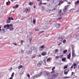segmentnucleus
I'll list each match as a JSON object with an SVG mask.
<instances>
[{
	"instance_id": "f257e3e1",
	"label": "nucleus",
	"mask_w": 79,
	"mask_h": 79,
	"mask_svg": "<svg viewBox=\"0 0 79 79\" xmlns=\"http://www.w3.org/2000/svg\"><path fill=\"white\" fill-rule=\"evenodd\" d=\"M58 75H59V73H57L52 75H51L49 77V79H55V78H56L58 77Z\"/></svg>"
},
{
	"instance_id": "f03ea898",
	"label": "nucleus",
	"mask_w": 79,
	"mask_h": 79,
	"mask_svg": "<svg viewBox=\"0 0 79 79\" xmlns=\"http://www.w3.org/2000/svg\"><path fill=\"white\" fill-rule=\"evenodd\" d=\"M32 48L34 49V47H31L30 48V49L28 50V52H27V53L30 55L32 53Z\"/></svg>"
},
{
	"instance_id": "7ed1b4c3",
	"label": "nucleus",
	"mask_w": 79,
	"mask_h": 79,
	"mask_svg": "<svg viewBox=\"0 0 79 79\" xmlns=\"http://www.w3.org/2000/svg\"><path fill=\"white\" fill-rule=\"evenodd\" d=\"M77 65V64L74 63L71 66L70 68V69H72L73 68H73L74 69H76V67Z\"/></svg>"
},
{
	"instance_id": "20e7f679",
	"label": "nucleus",
	"mask_w": 79,
	"mask_h": 79,
	"mask_svg": "<svg viewBox=\"0 0 79 79\" xmlns=\"http://www.w3.org/2000/svg\"><path fill=\"white\" fill-rule=\"evenodd\" d=\"M31 11V9L29 8H26L25 9V12L26 13H29Z\"/></svg>"
},
{
	"instance_id": "39448f33",
	"label": "nucleus",
	"mask_w": 79,
	"mask_h": 79,
	"mask_svg": "<svg viewBox=\"0 0 79 79\" xmlns=\"http://www.w3.org/2000/svg\"><path fill=\"white\" fill-rule=\"evenodd\" d=\"M62 10L61 9H59L58 11V16H61L62 15Z\"/></svg>"
},
{
	"instance_id": "423d86ee",
	"label": "nucleus",
	"mask_w": 79,
	"mask_h": 79,
	"mask_svg": "<svg viewBox=\"0 0 79 79\" xmlns=\"http://www.w3.org/2000/svg\"><path fill=\"white\" fill-rule=\"evenodd\" d=\"M11 22V17H9L8 18V19L6 20V23L8 24Z\"/></svg>"
},
{
	"instance_id": "0eeeda50",
	"label": "nucleus",
	"mask_w": 79,
	"mask_h": 79,
	"mask_svg": "<svg viewBox=\"0 0 79 79\" xmlns=\"http://www.w3.org/2000/svg\"><path fill=\"white\" fill-rule=\"evenodd\" d=\"M69 71V69H65L64 71V74H65V75H67Z\"/></svg>"
},
{
	"instance_id": "6e6552de",
	"label": "nucleus",
	"mask_w": 79,
	"mask_h": 79,
	"mask_svg": "<svg viewBox=\"0 0 79 79\" xmlns=\"http://www.w3.org/2000/svg\"><path fill=\"white\" fill-rule=\"evenodd\" d=\"M10 31H13V29H14V28H13V26L12 24H10Z\"/></svg>"
},
{
	"instance_id": "1a4fd4ad",
	"label": "nucleus",
	"mask_w": 79,
	"mask_h": 79,
	"mask_svg": "<svg viewBox=\"0 0 79 79\" xmlns=\"http://www.w3.org/2000/svg\"><path fill=\"white\" fill-rule=\"evenodd\" d=\"M71 53H70L67 55V59H68V60H70V59H71Z\"/></svg>"
},
{
	"instance_id": "9d476101",
	"label": "nucleus",
	"mask_w": 79,
	"mask_h": 79,
	"mask_svg": "<svg viewBox=\"0 0 79 79\" xmlns=\"http://www.w3.org/2000/svg\"><path fill=\"white\" fill-rule=\"evenodd\" d=\"M47 55V52L45 51H44L41 53V55L42 56H45Z\"/></svg>"
},
{
	"instance_id": "9b49d317",
	"label": "nucleus",
	"mask_w": 79,
	"mask_h": 79,
	"mask_svg": "<svg viewBox=\"0 0 79 79\" xmlns=\"http://www.w3.org/2000/svg\"><path fill=\"white\" fill-rule=\"evenodd\" d=\"M72 56H74V57H75V56H76V54H75V51H72Z\"/></svg>"
},
{
	"instance_id": "f8f14e48",
	"label": "nucleus",
	"mask_w": 79,
	"mask_h": 79,
	"mask_svg": "<svg viewBox=\"0 0 79 79\" xmlns=\"http://www.w3.org/2000/svg\"><path fill=\"white\" fill-rule=\"evenodd\" d=\"M55 26L57 28H59V27L61 26V24H56Z\"/></svg>"
},
{
	"instance_id": "ddd939ff",
	"label": "nucleus",
	"mask_w": 79,
	"mask_h": 79,
	"mask_svg": "<svg viewBox=\"0 0 79 79\" xmlns=\"http://www.w3.org/2000/svg\"><path fill=\"white\" fill-rule=\"evenodd\" d=\"M42 65V63H40V62H39L37 64V66L38 67H40Z\"/></svg>"
},
{
	"instance_id": "4468645a",
	"label": "nucleus",
	"mask_w": 79,
	"mask_h": 79,
	"mask_svg": "<svg viewBox=\"0 0 79 79\" xmlns=\"http://www.w3.org/2000/svg\"><path fill=\"white\" fill-rule=\"evenodd\" d=\"M75 5L77 6V5H79V0L75 2Z\"/></svg>"
},
{
	"instance_id": "2eb2a0df",
	"label": "nucleus",
	"mask_w": 79,
	"mask_h": 79,
	"mask_svg": "<svg viewBox=\"0 0 79 79\" xmlns=\"http://www.w3.org/2000/svg\"><path fill=\"white\" fill-rule=\"evenodd\" d=\"M27 41H29V42H30V43H31V41L32 40V38H31V39H30L27 37Z\"/></svg>"
},
{
	"instance_id": "dca6fc26",
	"label": "nucleus",
	"mask_w": 79,
	"mask_h": 79,
	"mask_svg": "<svg viewBox=\"0 0 79 79\" xmlns=\"http://www.w3.org/2000/svg\"><path fill=\"white\" fill-rule=\"evenodd\" d=\"M43 63L44 65H46V60L44 59L43 61Z\"/></svg>"
},
{
	"instance_id": "f3484780",
	"label": "nucleus",
	"mask_w": 79,
	"mask_h": 79,
	"mask_svg": "<svg viewBox=\"0 0 79 79\" xmlns=\"http://www.w3.org/2000/svg\"><path fill=\"white\" fill-rule=\"evenodd\" d=\"M63 3V1L60 0L59 1V3L58 4V6H59V5H60L61 4H62Z\"/></svg>"
},
{
	"instance_id": "a211bd4d",
	"label": "nucleus",
	"mask_w": 79,
	"mask_h": 79,
	"mask_svg": "<svg viewBox=\"0 0 79 79\" xmlns=\"http://www.w3.org/2000/svg\"><path fill=\"white\" fill-rule=\"evenodd\" d=\"M68 6H65L64 8V11H66V10H67V9H68Z\"/></svg>"
},
{
	"instance_id": "6ab92c4d",
	"label": "nucleus",
	"mask_w": 79,
	"mask_h": 79,
	"mask_svg": "<svg viewBox=\"0 0 79 79\" xmlns=\"http://www.w3.org/2000/svg\"><path fill=\"white\" fill-rule=\"evenodd\" d=\"M19 6V5H15V6L13 7V8L14 9H16V8H17Z\"/></svg>"
},
{
	"instance_id": "aec40b11",
	"label": "nucleus",
	"mask_w": 79,
	"mask_h": 79,
	"mask_svg": "<svg viewBox=\"0 0 79 79\" xmlns=\"http://www.w3.org/2000/svg\"><path fill=\"white\" fill-rule=\"evenodd\" d=\"M44 76H48V73L47 72H44Z\"/></svg>"
},
{
	"instance_id": "412c9836",
	"label": "nucleus",
	"mask_w": 79,
	"mask_h": 79,
	"mask_svg": "<svg viewBox=\"0 0 79 79\" xmlns=\"http://www.w3.org/2000/svg\"><path fill=\"white\" fill-rule=\"evenodd\" d=\"M71 47L72 48V51H75V50H74V45H71Z\"/></svg>"
},
{
	"instance_id": "4be33fe9",
	"label": "nucleus",
	"mask_w": 79,
	"mask_h": 79,
	"mask_svg": "<svg viewBox=\"0 0 79 79\" xmlns=\"http://www.w3.org/2000/svg\"><path fill=\"white\" fill-rule=\"evenodd\" d=\"M63 39L62 38V37H60L59 38V40L60 42L62 41Z\"/></svg>"
},
{
	"instance_id": "5701e85b",
	"label": "nucleus",
	"mask_w": 79,
	"mask_h": 79,
	"mask_svg": "<svg viewBox=\"0 0 79 79\" xmlns=\"http://www.w3.org/2000/svg\"><path fill=\"white\" fill-rule=\"evenodd\" d=\"M66 60V58H63L62 59V61H65Z\"/></svg>"
},
{
	"instance_id": "b1692460",
	"label": "nucleus",
	"mask_w": 79,
	"mask_h": 79,
	"mask_svg": "<svg viewBox=\"0 0 79 79\" xmlns=\"http://www.w3.org/2000/svg\"><path fill=\"white\" fill-rule=\"evenodd\" d=\"M75 39H77V40H79V35H77L76 36V37L75 38Z\"/></svg>"
},
{
	"instance_id": "393cba45",
	"label": "nucleus",
	"mask_w": 79,
	"mask_h": 79,
	"mask_svg": "<svg viewBox=\"0 0 79 79\" xmlns=\"http://www.w3.org/2000/svg\"><path fill=\"white\" fill-rule=\"evenodd\" d=\"M40 48H42V49H43V50H44V49L45 48V47H44V45L43 46H40Z\"/></svg>"
},
{
	"instance_id": "a878e982",
	"label": "nucleus",
	"mask_w": 79,
	"mask_h": 79,
	"mask_svg": "<svg viewBox=\"0 0 79 79\" xmlns=\"http://www.w3.org/2000/svg\"><path fill=\"white\" fill-rule=\"evenodd\" d=\"M67 52H68V50H64L63 51V54H64L65 53H66Z\"/></svg>"
},
{
	"instance_id": "bb28decb",
	"label": "nucleus",
	"mask_w": 79,
	"mask_h": 79,
	"mask_svg": "<svg viewBox=\"0 0 79 79\" xmlns=\"http://www.w3.org/2000/svg\"><path fill=\"white\" fill-rule=\"evenodd\" d=\"M50 60H51V57H49L47 59L46 61H50Z\"/></svg>"
},
{
	"instance_id": "cd10ccee",
	"label": "nucleus",
	"mask_w": 79,
	"mask_h": 79,
	"mask_svg": "<svg viewBox=\"0 0 79 79\" xmlns=\"http://www.w3.org/2000/svg\"><path fill=\"white\" fill-rule=\"evenodd\" d=\"M23 68V65H21L18 67V69H19L21 68Z\"/></svg>"
},
{
	"instance_id": "c85d7f7f",
	"label": "nucleus",
	"mask_w": 79,
	"mask_h": 79,
	"mask_svg": "<svg viewBox=\"0 0 79 79\" xmlns=\"http://www.w3.org/2000/svg\"><path fill=\"white\" fill-rule=\"evenodd\" d=\"M68 65H65V66H64V69H66V68H68Z\"/></svg>"
},
{
	"instance_id": "c756f323",
	"label": "nucleus",
	"mask_w": 79,
	"mask_h": 79,
	"mask_svg": "<svg viewBox=\"0 0 79 79\" xmlns=\"http://www.w3.org/2000/svg\"><path fill=\"white\" fill-rule=\"evenodd\" d=\"M52 4H53V3H52V2H50L49 4V6H50V5H52Z\"/></svg>"
},
{
	"instance_id": "7c9ffc66",
	"label": "nucleus",
	"mask_w": 79,
	"mask_h": 79,
	"mask_svg": "<svg viewBox=\"0 0 79 79\" xmlns=\"http://www.w3.org/2000/svg\"><path fill=\"white\" fill-rule=\"evenodd\" d=\"M29 5H33V2H30L29 3Z\"/></svg>"
},
{
	"instance_id": "2f4dec72",
	"label": "nucleus",
	"mask_w": 79,
	"mask_h": 79,
	"mask_svg": "<svg viewBox=\"0 0 79 79\" xmlns=\"http://www.w3.org/2000/svg\"><path fill=\"white\" fill-rule=\"evenodd\" d=\"M36 22H35V19H33V23H34L35 24V23Z\"/></svg>"
},
{
	"instance_id": "473e14b6",
	"label": "nucleus",
	"mask_w": 79,
	"mask_h": 79,
	"mask_svg": "<svg viewBox=\"0 0 79 79\" xmlns=\"http://www.w3.org/2000/svg\"><path fill=\"white\" fill-rule=\"evenodd\" d=\"M55 73V71L53 70L51 72V73L53 74V73Z\"/></svg>"
},
{
	"instance_id": "72a5a7b5",
	"label": "nucleus",
	"mask_w": 79,
	"mask_h": 79,
	"mask_svg": "<svg viewBox=\"0 0 79 79\" xmlns=\"http://www.w3.org/2000/svg\"><path fill=\"white\" fill-rule=\"evenodd\" d=\"M15 75V73H13L12 74V75H11V77H13L14 76V75Z\"/></svg>"
},
{
	"instance_id": "f704fd0d",
	"label": "nucleus",
	"mask_w": 79,
	"mask_h": 79,
	"mask_svg": "<svg viewBox=\"0 0 79 79\" xmlns=\"http://www.w3.org/2000/svg\"><path fill=\"white\" fill-rule=\"evenodd\" d=\"M69 78V77H64V79H67V78Z\"/></svg>"
},
{
	"instance_id": "c9c22d12",
	"label": "nucleus",
	"mask_w": 79,
	"mask_h": 79,
	"mask_svg": "<svg viewBox=\"0 0 79 79\" xmlns=\"http://www.w3.org/2000/svg\"><path fill=\"white\" fill-rule=\"evenodd\" d=\"M6 26L7 27H10V25L9 24H7L6 25Z\"/></svg>"
},
{
	"instance_id": "e433bc0d",
	"label": "nucleus",
	"mask_w": 79,
	"mask_h": 79,
	"mask_svg": "<svg viewBox=\"0 0 79 79\" xmlns=\"http://www.w3.org/2000/svg\"><path fill=\"white\" fill-rule=\"evenodd\" d=\"M10 3V1H8V2H6V5L7 6H8V3Z\"/></svg>"
},
{
	"instance_id": "4c0bfd02",
	"label": "nucleus",
	"mask_w": 79,
	"mask_h": 79,
	"mask_svg": "<svg viewBox=\"0 0 79 79\" xmlns=\"http://www.w3.org/2000/svg\"><path fill=\"white\" fill-rule=\"evenodd\" d=\"M59 57H60V56H56L55 57V59H58V58H59Z\"/></svg>"
},
{
	"instance_id": "58836bf2",
	"label": "nucleus",
	"mask_w": 79,
	"mask_h": 79,
	"mask_svg": "<svg viewBox=\"0 0 79 79\" xmlns=\"http://www.w3.org/2000/svg\"><path fill=\"white\" fill-rule=\"evenodd\" d=\"M63 55H60V58L61 59L62 58H63Z\"/></svg>"
},
{
	"instance_id": "ea45409f",
	"label": "nucleus",
	"mask_w": 79,
	"mask_h": 79,
	"mask_svg": "<svg viewBox=\"0 0 79 79\" xmlns=\"http://www.w3.org/2000/svg\"><path fill=\"white\" fill-rule=\"evenodd\" d=\"M27 76L28 77H30V75H29V73H27Z\"/></svg>"
},
{
	"instance_id": "a19ab883",
	"label": "nucleus",
	"mask_w": 79,
	"mask_h": 79,
	"mask_svg": "<svg viewBox=\"0 0 79 79\" xmlns=\"http://www.w3.org/2000/svg\"><path fill=\"white\" fill-rule=\"evenodd\" d=\"M55 69V67H53V68L52 69V71H53V70H54Z\"/></svg>"
},
{
	"instance_id": "79ce46f5",
	"label": "nucleus",
	"mask_w": 79,
	"mask_h": 79,
	"mask_svg": "<svg viewBox=\"0 0 79 79\" xmlns=\"http://www.w3.org/2000/svg\"><path fill=\"white\" fill-rule=\"evenodd\" d=\"M39 4L40 5H42V1H40L39 2Z\"/></svg>"
},
{
	"instance_id": "37998d69",
	"label": "nucleus",
	"mask_w": 79,
	"mask_h": 79,
	"mask_svg": "<svg viewBox=\"0 0 79 79\" xmlns=\"http://www.w3.org/2000/svg\"><path fill=\"white\" fill-rule=\"evenodd\" d=\"M66 42V41L65 40H64L63 41V43L64 44V43H65V42Z\"/></svg>"
},
{
	"instance_id": "c03bdc74",
	"label": "nucleus",
	"mask_w": 79,
	"mask_h": 79,
	"mask_svg": "<svg viewBox=\"0 0 79 79\" xmlns=\"http://www.w3.org/2000/svg\"><path fill=\"white\" fill-rule=\"evenodd\" d=\"M62 17H59L58 18V19H59V20H60V19H62Z\"/></svg>"
},
{
	"instance_id": "a18cd8bd",
	"label": "nucleus",
	"mask_w": 79,
	"mask_h": 79,
	"mask_svg": "<svg viewBox=\"0 0 79 79\" xmlns=\"http://www.w3.org/2000/svg\"><path fill=\"white\" fill-rule=\"evenodd\" d=\"M58 52V49H56L55 51V52Z\"/></svg>"
},
{
	"instance_id": "49530a36",
	"label": "nucleus",
	"mask_w": 79,
	"mask_h": 79,
	"mask_svg": "<svg viewBox=\"0 0 79 79\" xmlns=\"http://www.w3.org/2000/svg\"><path fill=\"white\" fill-rule=\"evenodd\" d=\"M12 44H13V45H15L16 46V45H17V44L15 43H13Z\"/></svg>"
},
{
	"instance_id": "de8ad7c7",
	"label": "nucleus",
	"mask_w": 79,
	"mask_h": 79,
	"mask_svg": "<svg viewBox=\"0 0 79 79\" xmlns=\"http://www.w3.org/2000/svg\"><path fill=\"white\" fill-rule=\"evenodd\" d=\"M21 53H24V51L23 50H21Z\"/></svg>"
},
{
	"instance_id": "09e8293b",
	"label": "nucleus",
	"mask_w": 79,
	"mask_h": 79,
	"mask_svg": "<svg viewBox=\"0 0 79 79\" xmlns=\"http://www.w3.org/2000/svg\"><path fill=\"white\" fill-rule=\"evenodd\" d=\"M10 19H11V20H14V19H13V18L12 17H11V18H10Z\"/></svg>"
},
{
	"instance_id": "8fccbe9b",
	"label": "nucleus",
	"mask_w": 79,
	"mask_h": 79,
	"mask_svg": "<svg viewBox=\"0 0 79 79\" xmlns=\"http://www.w3.org/2000/svg\"><path fill=\"white\" fill-rule=\"evenodd\" d=\"M35 56H33V57H31V58H35Z\"/></svg>"
},
{
	"instance_id": "3c124183",
	"label": "nucleus",
	"mask_w": 79,
	"mask_h": 79,
	"mask_svg": "<svg viewBox=\"0 0 79 79\" xmlns=\"http://www.w3.org/2000/svg\"><path fill=\"white\" fill-rule=\"evenodd\" d=\"M4 28H6V25H5L4 26Z\"/></svg>"
},
{
	"instance_id": "603ef678",
	"label": "nucleus",
	"mask_w": 79,
	"mask_h": 79,
	"mask_svg": "<svg viewBox=\"0 0 79 79\" xmlns=\"http://www.w3.org/2000/svg\"><path fill=\"white\" fill-rule=\"evenodd\" d=\"M42 5H45L47 4V3H42Z\"/></svg>"
},
{
	"instance_id": "864d4df0",
	"label": "nucleus",
	"mask_w": 79,
	"mask_h": 79,
	"mask_svg": "<svg viewBox=\"0 0 79 79\" xmlns=\"http://www.w3.org/2000/svg\"><path fill=\"white\" fill-rule=\"evenodd\" d=\"M61 44V43H60L58 44V46H60Z\"/></svg>"
},
{
	"instance_id": "5fc2aeb1",
	"label": "nucleus",
	"mask_w": 79,
	"mask_h": 79,
	"mask_svg": "<svg viewBox=\"0 0 79 79\" xmlns=\"http://www.w3.org/2000/svg\"><path fill=\"white\" fill-rule=\"evenodd\" d=\"M79 9H78L76 11V12H79Z\"/></svg>"
},
{
	"instance_id": "6e6d98bb",
	"label": "nucleus",
	"mask_w": 79,
	"mask_h": 79,
	"mask_svg": "<svg viewBox=\"0 0 79 79\" xmlns=\"http://www.w3.org/2000/svg\"><path fill=\"white\" fill-rule=\"evenodd\" d=\"M12 68H13L12 67H11V68L10 69H9V71H11V70L12 69Z\"/></svg>"
},
{
	"instance_id": "4d7b16f0",
	"label": "nucleus",
	"mask_w": 79,
	"mask_h": 79,
	"mask_svg": "<svg viewBox=\"0 0 79 79\" xmlns=\"http://www.w3.org/2000/svg\"><path fill=\"white\" fill-rule=\"evenodd\" d=\"M74 74V72H72V74H71L72 76H73V74Z\"/></svg>"
},
{
	"instance_id": "13d9d810",
	"label": "nucleus",
	"mask_w": 79,
	"mask_h": 79,
	"mask_svg": "<svg viewBox=\"0 0 79 79\" xmlns=\"http://www.w3.org/2000/svg\"><path fill=\"white\" fill-rule=\"evenodd\" d=\"M42 72H40V75H42Z\"/></svg>"
},
{
	"instance_id": "bf43d9fd",
	"label": "nucleus",
	"mask_w": 79,
	"mask_h": 79,
	"mask_svg": "<svg viewBox=\"0 0 79 79\" xmlns=\"http://www.w3.org/2000/svg\"><path fill=\"white\" fill-rule=\"evenodd\" d=\"M21 42L22 43V44H23V40H21Z\"/></svg>"
},
{
	"instance_id": "052dcab7",
	"label": "nucleus",
	"mask_w": 79,
	"mask_h": 79,
	"mask_svg": "<svg viewBox=\"0 0 79 79\" xmlns=\"http://www.w3.org/2000/svg\"><path fill=\"white\" fill-rule=\"evenodd\" d=\"M44 32V31H42L41 32H40V33H43V32Z\"/></svg>"
},
{
	"instance_id": "680f3d73",
	"label": "nucleus",
	"mask_w": 79,
	"mask_h": 79,
	"mask_svg": "<svg viewBox=\"0 0 79 79\" xmlns=\"http://www.w3.org/2000/svg\"><path fill=\"white\" fill-rule=\"evenodd\" d=\"M13 77H11L9 78V79H13Z\"/></svg>"
},
{
	"instance_id": "e2e57ef3",
	"label": "nucleus",
	"mask_w": 79,
	"mask_h": 79,
	"mask_svg": "<svg viewBox=\"0 0 79 79\" xmlns=\"http://www.w3.org/2000/svg\"><path fill=\"white\" fill-rule=\"evenodd\" d=\"M1 28H2V27L0 26V31H2V29H1Z\"/></svg>"
},
{
	"instance_id": "0e129e2a",
	"label": "nucleus",
	"mask_w": 79,
	"mask_h": 79,
	"mask_svg": "<svg viewBox=\"0 0 79 79\" xmlns=\"http://www.w3.org/2000/svg\"><path fill=\"white\" fill-rule=\"evenodd\" d=\"M68 4H69V5H70V4H71V2H68Z\"/></svg>"
},
{
	"instance_id": "69168bd1",
	"label": "nucleus",
	"mask_w": 79,
	"mask_h": 79,
	"mask_svg": "<svg viewBox=\"0 0 79 79\" xmlns=\"http://www.w3.org/2000/svg\"><path fill=\"white\" fill-rule=\"evenodd\" d=\"M37 31H39V29L37 28L36 29Z\"/></svg>"
},
{
	"instance_id": "338daca9",
	"label": "nucleus",
	"mask_w": 79,
	"mask_h": 79,
	"mask_svg": "<svg viewBox=\"0 0 79 79\" xmlns=\"http://www.w3.org/2000/svg\"><path fill=\"white\" fill-rule=\"evenodd\" d=\"M38 56H39V57H40V56H41V55H39Z\"/></svg>"
},
{
	"instance_id": "774afa93",
	"label": "nucleus",
	"mask_w": 79,
	"mask_h": 79,
	"mask_svg": "<svg viewBox=\"0 0 79 79\" xmlns=\"http://www.w3.org/2000/svg\"><path fill=\"white\" fill-rule=\"evenodd\" d=\"M34 8H35V6H34Z\"/></svg>"
}]
</instances>
